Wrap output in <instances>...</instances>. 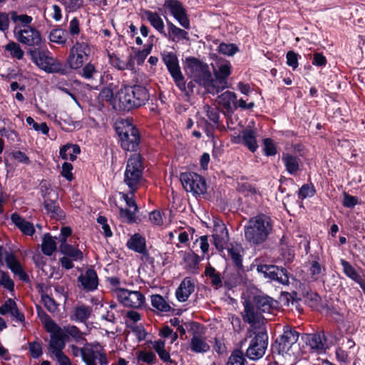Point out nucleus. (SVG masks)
Segmentation results:
<instances>
[{
  "label": "nucleus",
  "mask_w": 365,
  "mask_h": 365,
  "mask_svg": "<svg viewBox=\"0 0 365 365\" xmlns=\"http://www.w3.org/2000/svg\"><path fill=\"white\" fill-rule=\"evenodd\" d=\"M59 251L73 261H81L83 258V253L81 250L65 242L59 245Z\"/></svg>",
  "instance_id": "4c0bfd02"
},
{
  "label": "nucleus",
  "mask_w": 365,
  "mask_h": 365,
  "mask_svg": "<svg viewBox=\"0 0 365 365\" xmlns=\"http://www.w3.org/2000/svg\"><path fill=\"white\" fill-rule=\"evenodd\" d=\"M232 66L227 60L219 61L214 68L215 83L219 86L220 91L227 87V80L232 73Z\"/></svg>",
  "instance_id": "dca6fc26"
},
{
  "label": "nucleus",
  "mask_w": 365,
  "mask_h": 365,
  "mask_svg": "<svg viewBox=\"0 0 365 365\" xmlns=\"http://www.w3.org/2000/svg\"><path fill=\"white\" fill-rule=\"evenodd\" d=\"M244 312L242 314L245 322L253 326L259 322L261 313L256 309L255 305L250 299L243 302Z\"/></svg>",
  "instance_id": "5701e85b"
},
{
  "label": "nucleus",
  "mask_w": 365,
  "mask_h": 365,
  "mask_svg": "<svg viewBox=\"0 0 365 365\" xmlns=\"http://www.w3.org/2000/svg\"><path fill=\"white\" fill-rule=\"evenodd\" d=\"M126 247L130 250L141 254L145 258L149 257L146 239L139 233H135L130 236L126 242Z\"/></svg>",
  "instance_id": "412c9836"
},
{
  "label": "nucleus",
  "mask_w": 365,
  "mask_h": 365,
  "mask_svg": "<svg viewBox=\"0 0 365 365\" xmlns=\"http://www.w3.org/2000/svg\"><path fill=\"white\" fill-rule=\"evenodd\" d=\"M141 12L144 14L147 20L155 29H156L164 37H167L163 20L157 12H153L147 9H142Z\"/></svg>",
  "instance_id": "7c9ffc66"
},
{
  "label": "nucleus",
  "mask_w": 365,
  "mask_h": 365,
  "mask_svg": "<svg viewBox=\"0 0 365 365\" xmlns=\"http://www.w3.org/2000/svg\"><path fill=\"white\" fill-rule=\"evenodd\" d=\"M204 110L209 120L218 128L220 125V113L217 108L206 105L204 106Z\"/></svg>",
  "instance_id": "774afa93"
},
{
  "label": "nucleus",
  "mask_w": 365,
  "mask_h": 365,
  "mask_svg": "<svg viewBox=\"0 0 365 365\" xmlns=\"http://www.w3.org/2000/svg\"><path fill=\"white\" fill-rule=\"evenodd\" d=\"M168 26L167 37L173 42H179L182 40H190L189 34L185 29L175 26L173 22L166 19Z\"/></svg>",
  "instance_id": "c756f323"
},
{
  "label": "nucleus",
  "mask_w": 365,
  "mask_h": 365,
  "mask_svg": "<svg viewBox=\"0 0 365 365\" xmlns=\"http://www.w3.org/2000/svg\"><path fill=\"white\" fill-rule=\"evenodd\" d=\"M92 307L86 304L76 306L74 308L73 314L71 315V319L76 322H86L91 317Z\"/></svg>",
  "instance_id": "e433bc0d"
},
{
  "label": "nucleus",
  "mask_w": 365,
  "mask_h": 365,
  "mask_svg": "<svg viewBox=\"0 0 365 365\" xmlns=\"http://www.w3.org/2000/svg\"><path fill=\"white\" fill-rule=\"evenodd\" d=\"M163 7L167 9L173 18L185 29H190V21L183 4L179 0H165Z\"/></svg>",
  "instance_id": "9b49d317"
},
{
  "label": "nucleus",
  "mask_w": 365,
  "mask_h": 365,
  "mask_svg": "<svg viewBox=\"0 0 365 365\" xmlns=\"http://www.w3.org/2000/svg\"><path fill=\"white\" fill-rule=\"evenodd\" d=\"M115 292L119 302L125 307L138 309L145 304V297L139 291H130L125 288H117Z\"/></svg>",
  "instance_id": "9d476101"
},
{
  "label": "nucleus",
  "mask_w": 365,
  "mask_h": 365,
  "mask_svg": "<svg viewBox=\"0 0 365 365\" xmlns=\"http://www.w3.org/2000/svg\"><path fill=\"white\" fill-rule=\"evenodd\" d=\"M244 271H242L243 272ZM241 271L237 269V273L225 272L223 274L224 285L227 289H232L237 287L242 282V277L240 275Z\"/></svg>",
  "instance_id": "603ef678"
},
{
  "label": "nucleus",
  "mask_w": 365,
  "mask_h": 365,
  "mask_svg": "<svg viewBox=\"0 0 365 365\" xmlns=\"http://www.w3.org/2000/svg\"><path fill=\"white\" fill-rule=\"evenodd\" d=\"M190 349L195 353H206L210 346L207 343L205 338L201 336H193L190 339Z\"/></svg>",
  "instance_id": "c03bdc74"
},
{
  "label": "nucleus",
  "mask_w": 365,
  "mask_h": 365,
  "mask_svg": "<svg viewBox=\"0 0 365 365\" xmlns=\"http://www.w3.org/2000/svg\"><path fill=\"white\" fill-rule=\"evenodd\" d=\"M77 281L81 284L83 289L86 292H93L98 289L99 279L96 271L91 267L88 268L85 273L81 274Z\"/></svg>",
  "instance_id": "6ab92c4d"
},
{
  "label": "nucleus",
  "mask_w": 365,
  "mask_h": 365,
  "mask_svg": "<svg viewBox=\"0 0 365 365\" xmlns=\"http://www.w3.org/2000/svg\"><path fill=\"white\" fill-rule=\"evenodd\" d=\"M180 180L187 192H192L195 197L207 192V182L205 178L194 172L181 173Z\"/></svg>",
  "instance_id": "423d86ee"
},
{
  "label": "nucleus",
  "mask_w": 365,
  "mask_h": 365,
  "mask_svg": "<svg viewBox=\"0 0 365 365\" xmlns=\"http://www.w3.org/2000/svg\"><path fill=\"white\" fill-rule=\"evenodd\" d=\"M242 143L250 152L255 153L258 148L255 130L249 127L242 130Z\"/></svg>",
  "instance_id": "f704fd0d"
},
{
  "label": "nucleus",
  "mask_w": 365,
  "mask_h": 365,
  "mask_svg": "<svg viewBox=\"0 0 365 365\" xmlns=\"http://www.w3.org/2000/svg\"><path fill=\"white\" fill-rule=\"evenodd\" d=\"M196 82L194 81L192 78V81L186 83L185 80V77L182 75V80L178 83H175V86L179 88V90L184 93L186 96H191L194 93V88H195Z\"/></svg>",
  "instance_id": "e2e57ef3"
},
{
  "label": "nucleus",
  "mask_w": 365,
  "mask_h": 365,
  "mask_svg": "<svg viewBox=\"0 0 365 365\" xmlns=\"http://www.w3.org/2000/svg\"><path fill=\"white\" fill-rule=\"evenodd\" d=\"M316 189L312 182L304 184L297 191V197L303 200L307 197H312L316 194Z\"/></svg>",
  "instance_id": "bf43d9fd"
},
{
  "label": "nucleus",
  "mask_w": 365,
  "mask_h": 365,
  "mask_svg": "<svg viewBox=\"0 0 365 365\" xmlns=\"http://www.w3.org/2000/svg\"><path fill=\"white\" fill-rule=\"evenodd\" d=\"M251 301L260 313H273L277 311L279 307V303L277 300L264 294L253 296Z\"/></svg>",
  "instance_id": "f3484780"
},
{
  "label": "nucleus",
  "mask_w": 365,
  "mask_h": 365,
  "mask_svg": "<svg viewBox=\"0 0 365 365\" xmlns=\"http://www.w3.org/2000/svg\"><path fill=\"white\" fill-rule=\"evenodd\" d=\"M244 250L241 245L230 244L227 247V252L229 257L231 258L233 265L239 271H244L242 264V253Z\"/></svg>",
  "instance_id": "2f4dec72"
},
{
  "label": "nucleus",
  "mask_w": 365,
  "mask_h": 365,
  "mask_svg": "<svg viewBox=\"0 0 365 365\" xmlns=\"http://www.w3.org/2000/svg\"><path fill=\"white\" fill-rule=\"evenodd\" d=\"M217 51L219 53L232 56L239 51V48L235 43L222 42L218 46Z\"/></svg>",
  "instance_id": "0e129e2a"
},
{
  "label": "nucleus",
  "mask_w": 365,
  "mask_h": 365,
  "mask_svg": "<svg viewBox=\"0 0 365 365\" xmlns=\"http://www.w3.org/2000/svg\"><path fill=\"white\" fill-rule=\"evenodd\" d=\"M11 19L14 22H20V26H16V27L19 28H26V26H31L30 24L31 23L33 18L26 14H21L18 15L16 11H12L11 13Z\"/></svg>",
  "instance_id": "69168bd1"
},
{
  "label": "nucleus",
  "mask_w": 365,
  "mask_h": 365,
  "mask_svg": "<svg viewBox=\"0 0 365 365\" xmlns=\"http://www.w3.org/2000/svg\"><path fill=\"white\" fill-rule=\"evenodd\" d=\"M305 298L309 302V306L317 311L320 310L322 302L321 296L316 292L309 291L304 295Z\"/></svg>",
  "instance_id": "13d9d810"
},
{
  "label": "nucleus",
  "mask_w": 365,
  "mask_h": 365,
  "mask_svg": "<svg viewBox=\"0 0 365 365\" xmlns=\"http://www.w3.org/2000/svg\"><path fill=\"white\" fill-rule=\"evenodd\" d=\"M205 274L211 279V284L215 289L222 287L224 281L220 272L210 265L207 266L205 269Z\"/></svg>",
  "instance_id": "49530a36"
},
{
  "label": "nucleus",
  "mask_w": 365,
  "mask_h": 365,
  "mask_svg": "<svg viewBox=\"0 0 365 365\" xmlns=\"http://www.w3.org/2000/svg\"><path fill=\"white\" fill-rule=\"evenodd\" d=\"M185 64L192 76L207 65V63L194 56L187 57L185 58Z\"/></svg>",
  "instance_id": "864d4df0"
},
{
  "label": "nucleus",
  "mask_w": 365,
  "mask_h": 365,
  "mask_svg": "<svg viewBox=\"0 0 365 365\" xmlns=\"http://www.w3.org/2000/svg\"><path fill=\"white\" fill-rule=\"evenodd\" d=\"M138 212L128 208L120 207L118 217L122 222L128 225L138 223V217L136 215Z\"/></svg>",
  "instance_id": "09e8293b"
},
{
  "label": "nucleus",
  "mask_w": 365,
  "mask_h": 365,
  "mask_svg": "<svg viewBox=\"0 0 365 365\" xmlns=\"http://www.w3.org/2000/svg\"><path fill=\"white\" fill-rule=\"evenodd\" d=\"M162 61L165 65L174 83H180L182 80V73L179 64L177 55L171 51H164L161 53Z\"/></svg>",
  "instance_id": "4468645a"
},
{
  "label": "nucleus",
  "mask_w": 365,
  "mask_h": 365,
  "mask_svg": "<svg viewBox=\"0 0 365 365\" xmlns=\"http://www.w3.org/2000/svg\"><path fill=\"white\" fill-rule=\"evenodd\" d=\"M153 344V348L155 351L158 354L160 359L164 363H168L172 364L174 361L171 359L170 353L165 349V342L162 339H158L154 341H150Z\"/></svg>",
  "instance_id": "79ce46f5"
},
{
  "label": "nucleus",
  "mask_w": 365,
  "mask_h": 365,
  "mask_svg": "<svg viewBox=\"0 0 365 365\" xmlns=\"http://www.w3.org/2000/svg\"><path fill=\"white\" fill-rule=\"evenodd\" d=\"M272 228V220L269 216L259 214L252 217L244 227L245 240L251 246H259L267 240Z\"/></svg>",
  "instance_id": "f03ea898"
},
{
  "label": "nucleus",
  "mask_w": 365,
  "mask_h": 365,
  "mask_svg": "<svg viewBox=\"0 0 365 365\" xmlns=\"http://www.w3.org/2000/svg\"><path fill=\"white\" fill-rule=\"evenodd\" d=\"M71 351L72 354L77 357L81 355L82 361L84 362L86 365H97L96 364V357L98 356L101 359V364H103L106 361V359L103 355H101L99 352H98L97 349H93L92 348H79L76 345L71 344L69 346Z\"/></svg>",
  "instance_id": "2eb2a0df"
},
{
  "label": "nucleus",
  "mask_w": 365,
  "mask_h": 365,
  "mask_svg": "<svg viewBox=\"0 0 365 365\" xmlns=\"http://www.w3.org/2000/svg\"><path fill=\"white\" fill-rule=\"evenodd\" d=\"M237 100L235 93L227 91L217 97V103L227 113H233L237 108Z\"/></svg>",
  "instance_id": "b1692460"
},
{
  "label": "nucleus",
  "mask_w": 365,
  "mask_h": 365,
  "mask_svg": "<svg viewBox=\"0 0 365 365\" xmlns=\"http://www.w3.org/2000/svg\"><path fill=\"white\" fill-rule=\"evenodd\" d=\"M221 234L212 235L213 244L216 249L221 251L225 248V245L229 241L228 230L224 223L219 225Z\"/></svg>",
  "instance_id": "37998d69"
},
{
  "label": "nucleus",
  "mask_w": 365,
  "mask_h": 365,
  "mask_svg": "<svg viewBox=\"0 0 365 365\" xmlns=\"http://www.w3.org/2000/svg\"><path fill=\"white\" fill-rule=\"evenodd\" d=\"M319 312H325L326 314L333 317L337 322H343L344 316L341 313L340 309L329 303L328 301L322 304Z\"/></svg>",
  "instance_id": "de8ad7c7"
},
{
  "label": "nucleus",
  "mask_w": 365,
  "mask_h": 365,
  "mask_svg": "<svg viewBox=\"0 0 365 365\" xmlns=\"http://www.w3.org/2000/svg\"><path fill=\"white\" fill-rule=\"evenodd\" d=\"M340 264L342 266L344 274L357 283L365 293V280L357 272L356 269L350 264L349 262L344 259H341Z\"/></svg>",
  "instance_id": "c85d7f7f"
},
{
  "label": "nucleus",
  "mask_w": 365,
  "mask_h": 365,
  "mask_svg": "<svg viewBox=\"0 0 365 365\" xmlns=\"http://www.w3.org/2000/svg\"><path fill=\"white\" fill-rule=\"evenodd\" d=\"M319 257L315 256L314 259L310 263L309 273L313 281L319 280L326 272V267L319 263Z\"/></svg>",
  "instance_id": "a18cd8bd"
},
{
  "label": "nucleus",
  "mask_w": 365,
  "mask_h": 365,
  "mask_svg": "<svg viewBox=\"0 0 365 365\" xmlns=\"http://www.w3.org/2000/svg\"><path fill=\"white\" fill-rule=\"evenodd\" d=\"M151 304L154 308L162 312H168L171 310L174 312L175 311L171 308L161 295L158 294L151 296Z\"/></svg>",
  "instance_id": "8fccbe9b"
},
{
  "label": "nucleus",
  "mask_w": 365,
  "mask_h": 365,
  "mask_svg": "<svg viewBox=\"0 0 365 365\" xmlns=\"http://www.w3.org/2000/svg\"><path fill=\"white\" fill-rule=\"evenodd\" d=\"M14 34L17 40L21 43L26 44L29 46H40L41 44V36L40 32L32 26H26V28L15 27Z\"/></svg>",
  "instance_id": "f8f14e48"
},
{
  "label": "nucleus",
  "mask_w": 365,
  "mask_h": 365,
  "mask_svg": "<svg viewBox=\"0 0 365 365\" xmlns=\"http://www.w3.org/2000/svg\"><path fill=\"white\" fill-rule=\"evenodd\" d=\"M117 96L119 112H129L140 108L150 99L148 89L142 84H128L120 88Z\"/></svg>",
  "instance_id": "f257e3e1"
},
{
  "label": "nucleus",
  "mask_w": 365,
  "mask_h": 365,
  "mask_svg": "<svg viewBox=\"0 0 365 365\" xmlns=\"http://www.w3.org/2000/svg\"><path fill=\"white\" fill-rule=\"evenodd\" d=\"M282 161L286 171L292 175H297L298 171L300 170L302 160L297 155H294L289 153H283L282 155Z\"/></svg>",
  "instance_id": "a878e982"
},
{
  "label": "nucleus",
  "mask_w": 365,
  "mask_h": 365,
  "mask_svg": "<svg viewBox=\"0 0 365 365\" xmlns=\"http://www.w3.org/2000/svg\"><path fill=\"white\" fill-rule=\"evenodd\" d=\"M136 358L138 361L146 363L148 365H153L157 361L155 354L150 351H139Z\"/></svg>",
  "instance_id": "338daca9"
},
{
  "label": "nucleus",
  "mask_w": 365,
  "mask_h": 365,
  "mask_svg": "<svg viewBox=\"0 0 365 365\" xmlns=\"http://www.w3.org/2000/svg\"><path fill=\"white\" fill-rule=\"evenodd\" d=\"M46 331L51 334L48 347L49 351L52 354H55L59 350L63 351L65 347L66 335L63 334L62 328L56 324L54 327H52L51 330L48 329Z\"/></svg>",
  "instance_id": "a211bd4d"
},
{
  "label": "nucleus",
  "mask_w": 365,
  "mask_h": 365,
  "mask_svg": "<svg viewBox=\"0 0 365 365\" xmlns=\"http://www.w3.org/2000/svg\"><path fill=\"white\" fill-rule=\"evenodd\" d=\"M299 336V333L294 328L287 325L283 328V334L274 341L273 348L279 354L287 353Z\"/></svg>",
  "instance_id": "1a4fd4ad"
},
{
  "label": "nucleus",
  "mask_w": 365,
  "mask_h": 365,
  "mask_svg": "<svg viewBox=\"0 0 365 365\" xmlns=\"http://www.w3.org/2000/svg\"><path fill=\"white\" fill-rule=\"evenodd\" d=\"M48 38L50 41L64 46L68 41V32L59 26H56L50 31Z\"/></svg>",
  "instance_id": "a19ab883"
},
{
  "label": "nucleus",
  "mask_w": 365,
  "mask_h": 365,
  "mask_svg": "<svg viewBox=\"0 0 365 365\" xmlns=\"http://www.w3.org/2000/svg\"><path fill=\"white\" fill-rule=\"evenodd\" d=\"M5 261L7 267L12 272L18 275L21 280L24 282H28L29 280V275L24 271L21 263L13 253L7 254Z\"/></svg>",
  "instance_id": "bb28decb"
},
{
  "label": "nucleus",
  "mask_w": 365,
  "mask_h": 365,
  "mask_svg": "<svg viewBox=\"0 0 365 365\" xmlns=\"http://www.w3.org/2000/svg\"><path fill=\"white\" fill-rule=\"evenodd\" d=\"M5 50L10 52V55L12 58H15L18 60L23 58L24 51L21 49L20 45L14 41H10L5 46Z\"/></svg>",
  "instance_id": "052dcab7"
},
{
  "label": "nucleus",
  "mask_w": 365,
  "mask_h": 365,
  "mask_svg": "<svg viewBox=\"0 0 365 365\" xmlns=\"http://www.w3.org/2000/svg\"><path fill=\"white\" fill-rule=\"evenodd\" d=\"M98 100L99 101L107 102L110 106H112V108L115 111L119 112V110L118 109V106L119 105L118 98L117 94L114 96L112 88L108 86L103 87L98 94Z\"/></svg>",
  "instance_id": "c9c22d12"
},
{
  "label": "nucleus",
  "mask_w": 365,
  "mask_h": 365,
  "mask_svg": "<svg viewBox=\"0 0 365 365\" xmlns=\"http://www.w3.org/2000/svg\"><path fill=\"white\" fill-rule=\"evenodd\" d=\"M245 356L246 354L245 355L241 349H235L229 356L226 365H245Z\"/></svg>",
  "instance_id": "6e6d98bb"
},
{
  "label": "nucleus",
  "mask_w": 365,
  "mask_h": 365,
  "mask_svg": "<svg viewBox=\"0 0 365 365\" xmlns=\"http://www.w3.org/2000/svg\"><path fill=\"white\" fill-rule=\"evenodd\" d=\"M81 153L80 146L77 144L68 143L60 148V156L63 160H70L74 161L76 160L77 155Z\"/></svg>",
  "instance_id": "ea45409f"
},
{
  "label": "nucleus",
  "mask_w": 365,
  "mask_h": 365,
  "mask_svg": "<svg viewBox=\"0 0 365 365\" xmlns=\"http://www.w3.org/2000/svg\"><path fill=\"white\" fill-rule=\"evenodd\" d=\"M91 53L89 45L85 42L76 41L71 48L69 55L66 58V64L69 71L80 69Z\"/></svg>",
  "instance_id": "0eeeda50"
},
{
  "label": "nucleus",
  "mask_w": 365,
  "mask_h": 365,
  "mask_svg": "<svg viewBox=\"0 0 365 365\" xmlns=\"http://www.w3.org/2000/svg\"><path fill=\"white\" fill-rule=\"evenodd\" d=\"M302 339L306 344L310 347L312 351L318 354L322 353L325 350V344L327 337L324 332H317L314 334H305Z\"/></svg>",
  "instance_id": "aec40b11"
},
{
  "label": "nucleus",
  "mask_w": 365,
  "mask_h": 365,
  "mask_svg": "<svg viewBox=\"0 0 365 365\" xmlns=\"http://www.w3.org/2000/svg\"><path fill=\"white\" fill-rule=\"evenodd\" d=\"M180 256L182 257L183 262L187 264V267L190 269H196L198 267V264L200 262V258L198 255L195 254L194 252H185L180 251Z\"/></svg>",
  "instance_id": "3c124183"
},
{
  "label": "nucleus",
  "mask_w": 365,
  "mask_h": 365,
  "mask_svg": "<svg viewBox=\"0 0 365 365\" xmlns=\"http://www.w3.org/2000/svg\"><path fill=\"white\" fill-rule=\"evenodd\" d=\"M144 170L143 156L140 153L131 155L128 159L123 178L131 195H134L141 185Z\"/></svg>",
  "instance_id": "7ed1b4c3"
},
{
  "label": "nucleus",
  "mask_w": 365,
  "mask_h": 365,
  "mask_svg": "<svg viewBox=\"0 0 365 365\" xmlns=\"http://www.w3.org/2000/svg\"><path fill=\"white\" fill-rule=\"evenodd\" d=\"M258 261L259 259H256L251 264V267H256L257 272L262 274L264 279L284 285L289 284V277L286 268L272 264H259Z\"/></svg>",
  "instance_id": "39448f33"
},
{
  "label": "nucleus",
  "mask_w": 365,
  "mask_h": 365,
  "mask_svg": "<svg viewBox=\"0 0 365 365\" xmlns=\"http://www.w3.org/2000/svg\"><path fill=\"white\" fill-rule=\"evenodd\" d=\"M120 147L123 150L136 152L141 140L138 128L132 123H128L123 128H116Z\"/></svg>",
  "instance_id": "20e7f679"
},
{
  "label": "nucleus",
  "mask_w": 365,
  "mask_h": 365,
  "mask_svg": "<svg viewBox=\"0 0 365 365\" xmlns=\"http://www.w3.org/2000/svg\"><path fill=\"white\" fill-rule=\"evenodd\" d=\"M56 250V244L50 233L44 235L41 244V251L46 256H51Z\"/></svg>",
  "instance_id": "5fc2aeb1"
},
{
  "label": "nucleus",
  "mask_w": 365,
  "mask_h": 365,
  "mask_svg": "<svg viewBox=\"0 0 365 365\" xmlns=\"http://www.w3.org/2000/svg\"><path fill=\"white\" fill-rule=\"evenodd\" d=\"M197 84L203 87L207 93L217 94L220 88L215 83V80L210 70L208 64L192 76Z\"/></svg>",
  "instance_id": "ddd939ff"
},
{
  "label": "nucleus",
  "mask_w": 365,
  "mask_h": 365,
  "mask_svg": "<svg viewBox=\"0 0 365 365\" xmlns=\"http://www.w3.org/2000/svg\"><path fill=\"white\" fill-rule=\"evenodd\" d=\"M27 53L31 61L41 70L51 54L48 50L41 48H31L27 51Z\"/></svg>",
  "instance_id": "cd10ccee"
},
{
  "label": "nucleus",
  "mask_w": 365,
  "mask_h": 365,
  "mask_svg": "<svg viewBox=\"0 0 365 365\" xmlns=\"http://www.w3.org/2000/svg\"><path fill=\"white\" fill-rule=\"evenodd\" d=\"M194 291V281L190 277H185L176 289L175 296L179 302H185Z\"/></svg>",
  "instance_id": "393cba45"
},
{
  "label": "nucleus",
  "mask_w": 365,
  "mask_h": 365,
  "mask_svg": "<svg viewBox=\"0 0 365 365\" xmlns=\"http://www.w3.org/2000/svg\"><path fill=\"white\" fill-rule=\"evenodd\" d=\"M255 334L246 351V356L254 361L264 355L268 345V335L265 330Z\"/></svg>",
  "instance_id": "6e6552de"
},
{
  "label": "nucleus",
  "mask_w": 365,
  "mask_h": 365,
  "mask_svg": "<svg viewBox=\"0 0 365 365\" xmlns=\"http://www.w3.org/2000/svg\"><path fill=\"white\" fill-rule=\"evenodd\" d=\"M78 74L85 79H93L98 73L99 71L96 69L94 64L91 62L86 64L83 67L81 68Z\"/></svg>",
  "instance_id": "4d7b16f0"
},
{
  "label": "nucleus",
  "mask_w": 365,
  "mask_h": 365,
  "mask_svg": "<svg viewBox=\"0 0 365 365\" xmlns=\"http://www.w3.org/2000/svg\"><path fill=\"white\" fill-rule=\"evenodd\" d=\"M43 207L51 218L57 220H61L66 218L65 212L61 208L56 200L45 199Z\"/></svg>",
  "instance_id": "473e14b6"
},
{
  "label": "nucleus",
  "mask_w": 365,
  "mask_h": 365,
  "mask_svg": "<svg viewBox=\"0 0 365 365\" xmlns=\"http://www.w3.org/2000/svg\"><path fill=\"white\" fill-rule=\"evenodd\" d=\"M46 63L43 71L47 73H58L63 76H68L71 74L69 67H68L66 63H63L51 54Z\"/></svg>",
  "instance_id": "4be33fe9"
},
{
  "label": "nucleus",
  "mask_w": 365,
  "mask_h": 365,
  "mask_svg": "<svg viewBox=\"0 0 365 365\" xmlns=\"http://www.w3.org/2000/svg\"><path fill=\"white\" fill-rule=\"evenodd\" d=\"M12 222L26 235L32 236L35 232L33 224L24 219L19 214L14 212L11 216Z\"/></svg>",
  "instance_id": "72a5a7b5"
},
{
  "label": "nucleus",
  "mask_w": 365,
  "mask_h": 365,
  "mask_svg": "<svg viewBox=\"0 0 365 365\" xmlns=\"http://www.w3.org/2000/svg\"><path fill=\"white\" fill-rule=\"evenodd\" d=\"M37 314L41 321L42 324L46 330H48V329H52L54 327V325L57 324L51 317L41 307H36Z\"/></svg>",
  "instance_id": "680f3d73"
},
{
  "label": "nucleus",
  "mask_w": 365,
  "mask_h": 365,
  "mask_svg": "<svg viewBox=\"0 0 365 365\" xmlns=\"http://www.w3.org/2000/svg\"><path fill=\"white\" fill-rule=\"evenodd\" d=\"M62 329L63 334L66 335V341H68L69 338L71 337L76 343L83 344L86 341L84 333L76 325L64 326Z\"/></svg>",
  "instance_id": "58836bf2"
}]
</instances>
